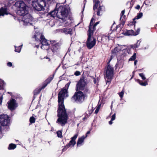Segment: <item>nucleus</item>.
<instances>
[{
	"label": "nucleus",
	"mask_w": 157,
	"mask_h": 157,
	"mask_svg": "<svg viewBox=\"0 0 157 157\" xmlns=\"http://www.w3.org/2000/svg\"><path fill=\"white\" fill-rule=\"evenodd\" d=\"M70 83H68L65 87L62 89L58 94V107L57 110V117L58 118L56 123L62 126H64L67 123L68 119L67 113L64 104V98L67 93V90Z\"/></svg>",
	"instance_id": "obj_1"
},
{
	"label": "nucleus",
	"mask_w": 157,
	"mask_h": 157,
	"mask_svg": "<svg viewBox=\"0 0 157 157\" xmlns=\"http://www.w3.org/2000/svg\"><path fill=\"white\" fill-rule=\"evenodd\" d=\"M68 14L67 9L64 6H56V8L52 11L50 12L48 15L54 17H57L62 20L63 22L66 21Z\"/></svg>",
	"instance_id": "obj_2"
},
{
	"label": "nucleus",
	"mask_w": 157,
	"mask_h": 157,
	"mask_svg": "<svg viewBox=\"0 0 157 157\" xmlns=\"http://www.w3.org/2000/svg\"><path fill=\"white\" fill-rule=\"evenodd\" d=\"M14 6L17 7V13L18 15L22 16L28 12V6L23 1L16 2L14 4Z\"/></svg>",
	"instance_id": "obj_3"
},
{
	"label": "nucleus",
	"mask_w": 157,
	"mask_h": 157,
	"mask_svg": "<svg viewBox=\"0 0 157 157\" xmlns=\"http://www.w3.org/2000/svg\"><path fill=\"white\" fill-rule=\"evenodd\" d=\"M51 0H33L32 1V5L34 9L38 11L44 10V7L48 4Z\"/></svg>",
	"instance_id": "obj_4"
},
{
	"label": "nucleus",
	"mask_w": 157,
	"mask_h": 157,
	"mask_svg": "<svg viewBox=\"0 0 157 157\" xmlns=\"http://www.w3.org/2000/svg\"><path fill=\"white\" fill-rule=\"evenodd\" d=\"M87 98V95L80 90L76 91L71 98V100L77 103L81 104Z\"/></svg>",
	"instance_id": "obj_5"
},
{
	"label": "nucleus",
	"mask_w": 157,
	"mask_h": 157,
	"mask_svg": "<svg viewBox=\"0 0 157 157\" xmlns=\"http://www.w3.org/2000/svg\"><path fill=\"white\" fill-rule=\"evenodd\" d=\"M54 74L51 75L43 82L42 86L41 87L36 89L33 92V100L36 98V95L39 94L42 90L44 89L47 85L49 84L53 79Z\"/></svg>",
	"instance_id": "obj_6"
},
{
	"label": "nucleus",
	"mask_w": 157,
	"mask_h": 157,
	"mask_svg": "<svg viewBox=\"0 0 157 157\" xmlns=\"http://www.w3.org/2000/svg\"><path fill=\"white\" fill-rule=\"evenodd\" d=\"M94 4L93 6V9L94 11L97 10V15L98 16H101L105 11V6L100 4L99 0H93Z\"/></svg>",
	"instance_id": "obj_7"
},
{
	"label": "nucleus",
	"mask_w": 157,
	"mask_h": 157,
	"mask_svg": "<svg viewBox=\"0 0 157 157\" xmlns=\"http://www.w3.org/2000/svg\"><path fill=\"white\" fill-rule=\"evenodd\" d=\"M93 33L91 32H87L88 37L86 41V46L89 49L92 48L96 44V38L92 36Z\"/></svg>",
	"instance_id": "obj_8"
},
{
	"label": "nucleus",
	"mask_w": 157,
	"mask_h": 157,
	"mask_svg": "<svg viewBox=\"0 0 157 157\" xmlns=\"http://www.w3.org/2000/svg\"><path fill=\"white\" fill-rule=\"evenodd\" d=\"M114 69L112 66H109L106 67L105 71V76L106 79H105L106 84L108 83L109 85L113 78L114 75Z\"/></svg>",
	"instance_id": "obj_9"
},
{
	"label": "nucleus",
	"mask_w": 157,
	"mask_h": 157,
	"mask_svg": "<svg viewBox=\"0 0 157 157\" xmlns=\"http://www.w3.org/2000/svg\"><path fill=\"white\" fill-rule=\"evenodd\" d=\"M10 117L7 114L0 115V133L1 132L2 127L8 126L10 121Z\"/></svg>",
	"instance_id": "obj_10"
},
{
	"label": "nucleus",
	"mask_w": 157,
	"mask_h": 157,
	"mask_svg": "<svg viewBox=\"0 0 157 157\" xmlns=\"http://www.w3.org/2000/svg\"><path fill=\"white\" fill-rule=\"evenodd\" d=\"M50 46L49 48L53 53H56L59 52L60 50L62 45L60 42H57L55 40L49 41Z\"/></svg>",
	"instance_id": "obj_11"
},
{
	"label": "nucleus",
	"mask_w": 157,
	"mask_h": 157,
	"mask_svg": "<svg viewBox=\"0 0 157 157\" xmlns=\"http://www.w3.org/2000/svg\"><path fill=\"white\" fill-rule=\"evenodd\" d=\"M85 77H81L80 80L77 82L75 86V90H80L82 91L84 90L85 86L86 85V82L85 80Z\"/></svg>",
	"instance_id": "obj_12"
},
{
	"label": "nucleus",
	"mask_w": 157,
	"mask_h": 157,
	"mask_svg": "<svg viewBox=\"0 0 157 157\" xmlns=\"http://www.w3.org/2000/svg\"><path fill=\"white\" fill-rule=\"evenodd\" d=\"M22 18V21L25 23L26 25H27L29 23H30L33 20V17L31 15L28 13H25L23 15Z\"/></svg>",
	"instance_id": "obj_13"
},
{
	"label": "nucleus",
	"mask_w": 157,
	"mask_h": 157,
	"mask_svg": "<svg viewBox=\"0 0 157 157\" xmlns=\"http://www.w3.org/2000/svg\"><path fill=\"white\" fill-rule=\"evenodd\" d=\"M8 108L11 111L14 110L17 107V104L16 100L13 98H11L7 102Z\"/></svg>",
	"instance_id": "obj_14"
},
{
	"label": "nucleus",
	"mask_w": 157,
	"mask_h": 157,
	"mask_svg": "<svg viewBox=\"0 0 157 157\" xmlns=\"http://www.w3.org/2000/svg\"><path fill=\"white\" fill-rule=\"evenodd\" d=\"M78 136V134L76 133L75 134L74 136L71 138V140L69 141L68 144H67V147H73L76 144V142L75 140L77 138Z\"/></svg>",
	"instance_id": "obj_15"
},
{
	"label": "nucleus",
	"mask_w": 157,
	"mask_h": 157,
	"mask_svg": "<svg viewBox=\"0 0 157 157\" xmlns=\"http://www.w3.org/2000/svg\"><path fill=\"white\" fill-rule=\"evenodd\" d=\"M140 31V29L139 28L137 29L136 32H134L132 29L127 30L125 33L124 35L126 36H136L139 34Z\"/></svg>",
	"instance_id": "obj_16"
},
{
	"label": "nucleus",
	"mask_w": 157,
	"mask_h": 157,
	"mask_svg": "<svg viewBox=\"0 0 157 157\" xmlns=\"http://www.w3.org/2000/svg\"><path fill=\"white\" fill-rule=\"evenodd\" d=\"M99 38H101V43L104 44H106L109 41V36L108 35H103L101 37H99L97 38V40L98 42L100 40H99Z\"/></svg>",
	"instance_id": "obj_17"
},
{
	"label": "nucleus",
	"mask_w": 157,
	"mask_h": 157,
	"mask_svg": "<svg viewBox=\"0 0 157 157\" xmlns=\"http://www.w3.org/2000/svg\"><path fill=\"white\" fill-rule=\"evenodd\" d=\"M44 36L42 34L40 33L36 32H35V34L33 36V38L35 39V40L38 42H39L40 40L44 37Z\"/></svg>",
	"instance_id": "obj_18"
},
{
	"label": "nucleus",
	"mask_w": 157,
	"mask_h": 157,
	"mask_svg": "<svg viewBox=\"0 0 157 157\" xmlns=\"http://www.w3.org/2000/svg\"><path fill=\"white\" fill-rule=\"evenodd\" d=\"M59 32L65 33L66 34H69L70 35L72 34V30L71 28H64L59 29Z\"/></svg>",
	"instance_id": "obj_19"
},
{
	"label": "nucleus",
	"mask_w": 157,
	"mask_h": 157,
	"mask_svg": "<svg viewBox=\"0 0 157 157\" xmlns=\"http://www.w3.org/2000/svg\"><path fill=\"white\" fill-rule=\"evenodd\" d=\"M10 14L8 12L7 9L6 8L1 7L0 9V16H4L5 15Z\"/></svg>",
	"instance_id": "obj_20"
},
{
	"label": "nucleus",
	"mask_w": 157,
	"mask_h": 157,
	"mask_svg": "<svg viewBox=\"0 0 157 157\" xmlns=\"http://www.w3.org/2000/svg\"><path fill=\"white\" fill-rule=\"evenodd\" d=\"M39 42L40 44H41L42 45L46 46L50 45L49 41L48 42V40L45 38L44 36V37H43Z\"/></svg>",
	"instance_id": "obj_21"
},
{
	"label": "nucleus",
	"mask_w": 157,
	"mask_h": 157,
	"mask_svg": "<svg viewBox=\"0 0 157 157\" xmlns=\"http://www.w3.org/2000/svg\"><path fill=\"white\" fill-rule=\"evenodd\" d=\"M123 65L124 61L123 60H118L115 66V69H116L117 68H122L123 67Z\"/></svg>",
	"instance_id": "obj_22"
},
{
	"label": "nucleus",
	"mask_w": 157,
	"mask_h": 157,
	"mask_svg": "<svg viewBox=\"0 0 157 157\" xmlns=\"http://www.w3.org/2000/svg\"><path fill=\"white\" fill-rule=\"evenodd\" d=\"M87 137V136L86 135V136H83L81 137L78 138V140L77 143V147L79 146V145L81 144L83 142L85 139Z\"/></svg>",
	"instance_id": "obj_23"
},
{
	"label": "nucleus",
	"mask_w": 157,
	"mask_h": 157,
	"mask_svg": "<svg viewBox=\"0 0 157 157\" xmlns=\"http://www.w3.org/2000/svg\"><path fill=\"white\" fill-rule=\"evenodd\" d=\"M147 80H148L147 79L144 82H143L142 81L140 80L139 79H135L136 82H138L140 85L143 86H145L148 85V81Z\"/></svg>",
	"instance_id": "obj_24"
},
{
	"label": "nucleus",
	"mask_w": 157,
	"mask_h": 157,
	"mask_svg": "<svg viewBox=\"0 0 157 157\" xmlns=\"http://www.w3.org/2000/svg\"><path fill=\"white\" fill-rule=\"evenodd\" d=\"M94 18L92 17L90 21V24L89 25V29L87 32H91V29H92L94 21Z\"/></svg>",
	"instance_id": "obj_25"
},
{
	"label": "nucleus",
	"mask_w": 157,
	"mask_h": 157,
	"mask_svg": "<svg viewBox=\"0 0 157 157\" xmlns=\"http://www.w3.org/2000/svg\"><path fill=\"white\" fill-rule=\"evenodd\" d=\"M141 42V41L139 40L137 41V43L136 44L132 45L131 47L133 49L138 48L140 46Z\"/></svg>",
	"instance_id": "obj_26"
},
{
	"label": "nucleus",
	"mask_w": 157,
	"mask_h": 157,
	"mask_svg": "<svg viewBox=\"0 0 157 157\" xmlns=\"http://www.w3.org/2000/svg\"><path fill=\"white\" fill-rule=\"evenodd\" d=\"M99 21H98L96 22L93 25L92 28V29H91V31L92 33H94V32L96 30V26L99 24Z\"/></svg>",
	"instance_id": "obj_27"
},
{
	"label": "nucleus",
	"mask_w": 157,
	"mask_h": 157,
	"mask_svg": "<svg viewBox=\"0 0 157 157\" xmlns=\"http://www.w3.org/2000/svg\"><path fill=\"white\" fill-rule=\"evenodd\" d=\"M16 147V145L11 143L9 145L8 147V149L9 150H13L15 149Z\"/></svg>",
	"instance_id": "obj_28"
},
{
	"label": "nucleus",
	"mask_w": 157,
	"mask_h": 157,
	"mask_svg": "<svg viewBox=\"0 0 157 157\" xmlns=\"http://www.w3.org/2000/svg\"><path fill=\"white\" fill-rule=\"evenodd\" d=\"M22 45L19 46L18 47L15 46V51L19 53L21 51Z\"/></svg>",
	"instance_id": "obj_29"
},
{
	"label": "nucleus",
	"mask_w": 157,
	"mask_h": 157,
	"mask_svg": "<svg viewBox=\"0 0 157 157\" xmlns=\"http://www.w3.org/2000/svg\"><path fill=\"white\" fill-rule=\"evenodd\" d=\"M143 16V13L141 12L137 14V15L135 17L133 18L134 20H135L136 19H138L140 18Z\"/></svg>",
	"instance_id": "obj_30"
},
{
	"label": "nucleus",
	"mask_w": 157,
	"mask_h": 157,
	"mask_svg": "<svg viewBox=\"0 0 157 157\" xmlns=\"http://www.w3.org/2000/svg\"><path fill=\"white\" fill-rule=\"evenodd\" d=\"M62 132L63 130H58L56 132V134L57 135V136L60 138H62L63 137V136H62Z\"/></svg>",
	"instance_id": "obj_31"
},
{
	"label": "nucleus",
	"mask_w": 157,
	"mask_h": 157,
	"mask_svg": "<svg viewBox=\"0 0 157 157\" xmlns=\"http://www.w3.org/2000/svg\"><path fill=\"white\" fill-rule=\"evenodd\" d=\"M119 51V49L117 47H115L113 50H112V53L114 54V55L117 54Z\"/></svg>",
	"instance_id": "obj_32"
},
{
	"label": "nucleus",
	"mask_w": 157,
	"mask_h": 157,
	"mask_svg": "<svg viewBox=\"0 0 157 157\" xmlns=\"http://www.w3.org/2000/svg\"><path fill=\"white\" fill-rule=\"evenodd\" d=\"M136 57V53H134L133 56L129 59V61H132L135 60Z\"/></svg>",
	"instance_id": "obj_33"
},
{
	"label": "nucleus",
	"mask_w": 157,
	"mask_h": 157,
	"mask_svg": "<svg viewBox=\"0 0 157 157\" xmlns=\"http://www.w3.org/2000/svg\"><path fill=\"white\" fill-rule=\"evenodd\" d=\"M132 20V21H130V22L128 23V25L131 26L134 25V27L135 28L136 25L135 24L136 23V21H135V20H134L133 19Z\"/></svg>",
	"instance_id": "obj_34"
},
{
	"label": "nucleus",
	"mask_w": 157,
	"mask_h": 157,
	"mask_svg": "<svg viewBox=\"0 0 157 157\" xmlns=\"http://www.w3.org/2000/svg\"><path fill=\"white\" fill-rule=\"evenodd\" d=\"M124 92V89H123L121 92L118 93L121 98H123Z\"/></svg>",
	"instance_id": "obj_35"
},
{
	"label": "nucleus",
	"mask_w": 157,
	"mask_h": 157,
	"mask_svg": "<svg viewBox=\"0 0 157 157\" xmlns=\"http://www.w3.org/2000/svg\"><path fill=\"white\" fill-rule=\"evenodd\" d=\"M36 119L33 116L31 117L29 119V121L31 124L34 123L35 122Z\"/></svg>",
	"instance_id": "obj_36"
},
{
	"label": "nucleus",
	"mask_w": 157,
	"mask_h": 157,
	"mask_svg": "<svg viewBox=\"0 0 157 157\" xmlns=\"http://www.w3.org/2000/svg\"><path fill=\"white\" fill-rule=\"evenodd\" d=\"M139 75L143 80H145L146 79V78L145 77L143 73H139Z\"/></svg>",
	"instance_id": "obj_37"
},
{
	"label": "nucleus",
	"mask_w": 157,
	"mask_h": 157,
	"mask_svg": "<svg viewBox=\"0 0 157 157\" xmlns=\"http://www.w3.org/2000/svg\"><path fill=\"white\" fill-rule=\"evenodd\" d=\"M124 13H125V10H124L122 11L121 13V17H120V20H121L122 17L124 15Z\"/></svg>",
	"instance_id": "obj_38"
},
{
	"label": "nucleus",
	"mask_w": 157,
	"mask_h": 157,
	"mask_svg": "<svg viewBox=\"0 0 157 157\" xmlns=\"http://www.w3.org/2000/svg\"><path fill=\"white\" fill-rule=\"evenodd\" d=\"M81 74V72L78 71H76L74 73V75L76 76H78L79 75Z\"/></svg>",
	"instance_id": "obj_39"
},
{
	"label": "nucleus",
	"mask_w": 157,
	"mask_h": 157,
	"mask_svg": "<svg viewBox=\"0 0 157 157\" xmlns=\"http://www.w3.org/2000/svg\"><path fill=\"white\" fill-rule=\"evenodd\" d=\"M100 106V105H98V107L96 109L94 112L95 113L97 114L98 113V112L99 111V110Z\"/></svg>",
	"instance_id": "obj_40"
},
{
	"label": "nucleus",
	"mask_w": 157,
	"mask_h": 157,
	"mask_svg": "<svg viewBox=\"0 0 157 157\" xmlns=\"http://www.w3.org/2000/svg\"><path fill=\"white\" fill-rule=\"evenodd\" d=\"M116 113H114L111 117V119L112 121L114 120L116 118Z\"/></svg>",
	"instance_id": "obj_41"
},
{
	"label": "nucleus",
	"mask_w": 157,
	"mask_h": 157,
	"mask_svg": "<svg viewBox=\"0 0 157 157\" xmlns=\"http://www.w3.org/2000/svg\"><path fill=\"white\" fill-rule=\"evenodd\" d=\"M69 147H67V145L65 146L62 149V152H64L65 151H66L67 149Z\"/></svg>",
	"instance_id": "obj_42"
},
{
	"label": "nucleus",
	"mask_w": 157,
	"mask_h": 157,
	"mask_svg": "<svg viewBox=\"0 0 157 157\" xmlns=\"http://www.w3.org/2000/svg\"><path fill=\"white\" fill-rule=\"evenodd\" d=\"M92 78L93 79V81L94 84H96L97 83V79L94 77H92Z\"/></svg>",
	"instance_id": "obj_43"
},
{
	"label": "nucleus",
	"mask_w": 157,
	"mask_h": 157,
	"mask_svg": "<svg viewBox=\"0 0 157 157\" xmlns=\"http://www.w3.org/2000/svg\"><path fill=\"white\" fill-rule=\"evenodd\" d=\"M7 65L8 66H9V67H11L12 66V64L10 62H8L7 63Z\"/></svg>",
	"instance_id": "obj_44"
},
{
	"label": "nucleus",
	"mask_w": 157,
	"mask_h": 157,
	"mask_svg": "<svg viewBox=\"0 0 157 157\" xmlns=\"http://www.w3.org/2000/svg\"><path fill=\"white\" fill-rule=\"evenodd\" d=\"M86 0H84V8H85V5L86 4ZM84 10V8H83L82 10V13H83Z\"/></svg>",
	"instance_id": "obj_45"
},
{
	"label": "nucleus",
	"mask_w": 157,
	"mask_h": 157,
	"mask_svg": "<svg viewBox=\"0 0 157 157\" xmlns=\"http://www.w3.org/2000/svg\"><path fill=\"white\" fill-rule=\"evenodd\" d=\"M121 24L122 25H124L125 24V21L124 20H123V19L122 20H121Z\"/></svg>",
	"instance_id": "obj_46"
},
{
	"label": "nucleus",
	"mask_w": 157,
	"mask_h": 157,
	"mask_svg": "<svg viewBox=\"0 0 157 157\" xmlns=\"http://www.w3.org/2000/svg\"><path fill=\"white\" fill-rule=\"evenodd\" d=\"M3 98L2 96H0V104L1 105L2 102V100Z\"/></svg>",
	"instance_id": "obj_47"
},
{
	"label": "nucleus",
	"mask_w": 157,
	"mask_h": 157,
	"mask_svg": "<svg viewBox=\"0 0 157 157\" xmlns=\"http://www.w3.org/2000/svg\"><path fill=\"white\" fill-rule=\"evenodd\" d=\"M135 8L137 10H139L140 8V6L139 5H138L135 7Z\"/></svg>",
	"instance_id": "obj_48"
},
{
	"label": "nucleus",
	"mask_w": 157,
	"mask_h": 157,
	"mask_svg": "<svg viewBox=\"0 0 157 157\" xmlns=\"http://www.w3.org/2000/svg\"><path fill=\"white\" fill-rule=\"evenodd\" d=\"M110 60H109L108 61V62H107V66H106V67H108V66H109H109H111L110 64Z\"/></svg>",
	"instance_id": "obj_49"
},
{
	"label": "nucleus",
	"mask_w": 157,
	"mask_h": 157,
	"mask_svg": "<svg viewBox=\"0 0 157 157\" xmlns=\"http://www.w3.org/2000/svg\"><path fill=\"white\" fill-rule=\"evenodd\" d=\"M93 112V110H89V114L90 115Z\"/></svg>",
	"instance_id": "obj_50"
},
{
	"label": "nucleus",
	"mask_w": 157,
	"mask_h": 157,
	"mask_svg": "<svg viewBox=\"0 0 157 157\" xmlns=\"http://www.w3.org/2000/svg\"><path fill=\"white\" fill-rule=\"evenodd\" d=\"M84 90V92H85V93H87L89 91V89L88 88H86L85 90Z\"/></svg>",
	"instance_id": "obj_51"
},
{
	"label": "nucleus",
	"mask_w": 157,
	"mask_h": 157,
	"mask_svg": "<svg viewBox=\"0 0 157 157\" xmlns=\"http://www.w3.org/2000/svg\"><path fill=\"white\" fill-rule=\"evenodd\" d=\"M113 121H112L111 119V120L109 121V124H112L113 123Z\"/></svg>",
	"instance_id": "obj_52"
},
{
	"label": "nucleus",
	"mask_w": 157,
	"mask_h": 157,
	"mask_svg": "<svg viewBox=\"0 0 157 157\" xmlns=\"http://www.w3.org/2000/svg\"><path fill=\"white\" fill-rule=\"evenodd\" d=\"M3 88V86L0 84V90L2 89Z\"/></svg>",
	"instance_id": "obj_53"
},
{
	"label": "nucleus",
	"mask_w": 157,
	"mask_h": 157,
	"mask_svg": "<svg viewBox=\"0 0 157 157\" xmlns=\"http://www.w3.org/2000/svg\"><path fill=\"white\" fill-rule=\"evenodd\" d=\"M90 116V115H89L87 113H86V115H85V116L87 117V118L89 117Z\"/></svg>",
	"instance_id": "obj_54"
},
{
	"label": "nucleus",
	"mask_w": 157,
	"mask_h": 157,
	"mask_svg": "<svg viewBox=\"0 0 157 157\" xmlns=\"http://www.w3.org/2000/svg\"><path fill=\"white\" fill-rule=\"evenodd\" d=\"M90 131H88L86 133V135H87H87L90 134Z\"/></svg>",
	"instance_id": "obj_55"
},
{
	"label": "nucleus",
	"mask_w": 157,
	"mask_h": 157,
	"mask_svg": "<svg viewBox=\"0 0 157 157\" xmlns=\"http://www.w3.org/2000/svg\"><path fill=\"white\" fill-rule=\"evenodd\" d=\"M137 62V60H135L134 64L135 65H136Z\"/></svg>",
	"instance_id": "obj_56"
},
{
	"label": "nucleus",
	"mask_w": 157,
	"mask_h": 157,
	"mask_svg": "<svg viewBox=\"0 0 157 157\" xmlns=\"http://www.w3.org/2000/svg\"><path fill=\"white\" fill-rule=\"evenodd\" d=\"M87 118V117H86L85 116V117H83L82 119V120L83 121H85V120Z\"/></svg>",
	"instance_id": "obj_57"
},
{
	"label": "nucleus",
	"mask_w": 157,
	"mask_h": 157,
	"mask_svg": "<svg viewBox=\"0 0 157 157\" xmlns=\"http://www.w3.org/2000/svg\"><path fill=\"white\" fill-rule=\"evenodd\" d=\"M134 71H133V72H132V73H133V75L132 76V77L131 78V79H132L133 77L134 76Z\"/></svg>",
	"instance_id": "obj_58"
},
{
	"label": "nucleus",
	"mask_w": 157,
	"mask_h": 157,
	"mask_svg": "<svg viewBox=\"0 0 157 157\" xmlns=\"http://www.w3.org/2000/svg\"><path fill=\"white\" fill-rule=\"evenodd\" d=\"M36 48H38L39 47V44L36 45Z\"/></svg>",
	"instance_id": "obj_59"
},
{
	"label": "nucleus",
	"mask_w": 157,
	"mask_h": 157,
	"mask_svg": "<svg viewBox=\"0 0 157 157\" xmlns=\"http://www.w3.org/2000/svg\"><path fill=\"white\" fill-rule=\"evenodd\" d=\"M44 58H46V59H49V60H50V59H49V58L48 57H47V56H46V57H44Z\"/></svg>",
	"instance_id": "obj_60"
},
{
	"label": "nucleus",
	"mask_w": 157,
	"mask_h": 157,
	"mask_svg": "<svg viewBox=\"0 0 157 157\" xmlns=\"http://www.w3.org/2000/svg\"><path fill=\"white\" fill-rule=\"evenodd\" d=\"M112 58H112V56H111V58H110V59L109 60H110V61H111V60L112 59Z\"/></svg>",
	"instance_id": "obj_61"
},
{
	"label": "nucleus",
	"mask_w": 157,
	"mask_h": 157,
	"mask_svg": "<svg viewBox=\"0 0 157 157\" xmlns=\"http://www.w3.org/2000/svg\"><path fill=\"white\" fill-rule=\"evenodd\" d=\"M122 17H124V18H125L126 17V16L124 15Z\"/></svg>",
	"instance_id": "obj_62"
},
{
	"label": "nucleus",
	"mask_w": 157,
	"mask_h": 157,
	"mask_svg": "<svg viewBox=\"0 0 157 157\" xmlns=\"http://www.w3.org/2000/svg\"><path fill=\"white\" fill-rule=\"evenodd\" d=\"M8 94H11V92H8Z\"/></svg>",
	"instance_id": "obj_63"
},
{
	"label": "nucleus",
	"mask_w": 157,
	"mask_h": 157,
	"mask_svg": "<svg viewBox=\"0 0 157 157\" xmlns=\"http://www.w3.org/2000/svg\"><path fill=\"white\" fill-rule=\"evenodd\" d=\"M115 24V22L114 21L113 23V25Z\"/></svg>",
	"instance_id": "obj_64"
}]
</instances>
